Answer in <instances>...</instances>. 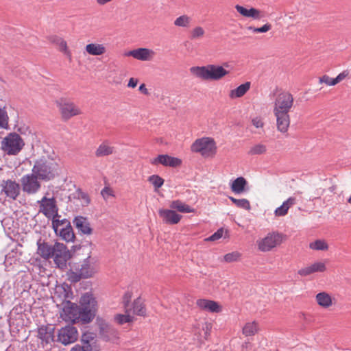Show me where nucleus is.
I'll return each instance as SVG.
<instances>
[{"label":"nucleus","mask_w":351,"mask_h":351,"mask_svg":"<svg viewBox=\"0 0 351 351\" xmlns=\"http://www.w3.org/2000/svg\"><path fill=\"white\" fill-rule=\"evenodd\" d=\"M294 101L293 95L289 91H282L275 97L272 112L276 118L277 130L282 134L289 128V112L294 106Z\"/></svg>","instance_id":"obj_1"},{"label":"nucleus","mask_w":351,"mask_h":351,"mask_svg":"<svg viewBox=\"0 0 351 351\" xmlns=\"http://www.w3.org/2000/svg\"><path fill=\"white\" fill-rule=\"evenodd\" d=\"M37 254L46 260L53 258L57 267L62 269L66 267V262L71 258L67 247L59 242H56L53 245L46 242H38Z\"/></svg>","instance_id":"obj_2"},{"label":"nucleus","mask_w":351,"mask_h":351,"mask_svg":"<svg viewBox=\"0 0 351 351\" xmlns=\"http://www.w3.org/2000/svg\"><path fill=\"white\" fill-rule=\"evenodd\" d=\"M228 64L223 66L207 64L206 66H195L189 69L191 74L202 81H219L229 74L226 69Z\"/></svg>","instance_id":"obj_3"},{"label":"nucleus","mask_w":351,"mask_h":351,"mask_svg":"<svg viewBox=\"0 0 351 351\" xmlns=\"http://www.w3.org/2000/svg\"><path fill=\"white\" fill-rule=\"evenodd\" d=\"M58 164L50 158H42L36 161L32 171L40 180L49 181L58 174Z\"/></svg>","instance_id":"obj_4"},{"label":"nucleus","mask_w":351,"mask_h":351,"mask_svg":"<svg viewBox=\"0 0 351 351\" xmlns=\"http://www.w3.org/2000/svg\"><path fill=\"white\" fill-rule=\"evenodd\" d=\"M191 150L193 153L199 154L203 158H213L217 152V146L214 138L202 137L192 143Z\"/></svg>","instance_id":"obj_5"},{"label":"nucleus","mask_w":351,"mask_h":351,"mask_svg":"<svg viewBox=\"0 0 351 351\" xmlns=\"http://www.w3.org/2000/svg\"><path fill=\"white\" fill-rule=\"evenodd\" d=\"M99 269L97 261L95 258L88 256L80 265L77 272H71L69 278L75 282L79 281L81 278H92L99 271Z\"/></svg>","instance_id":"obj_6"},{"label":"nucleus","mask_w":351,"mask_h":351,"mask_svg":"<svg viewBox=\"0 0 351 351\" xmlns=\"http://www.w3.org/2000/svg\"><path fill=\"white\" fill-rule=\"evenodd\" d=\"M286 240V236L279 232L273 231L256 241L258 250L262 252H268L279 247Z\"/></svg>","instance_id":"obj_7"},{"label":"nucleus","mask_w":351,"mask_h":351,"mask_svg":"<svg viewBox=\"0 0 351 351\" xmlns=\"http://www.w3.org/2000/svg\"><path fill=\"white\" fill-rule=\"evenodd\" d=\"M25 143L21 136L16 133H9L1 142V149L8 155H16L23 148Z\"/></svg>","instance_id":"obj_8"},{"label":"nucleus","mask_w":351,"mask_h":351,"mask_svg":"<svg viewBox=\"0 0 351 351\" xmlns=\"http://www.w3.org/2000/svg\"><path fill=\"white\" fill-rule=\"evenodd\" d=\"M56 105L58 108L61 118L64 121L82 114L81 108L77 105L66 98L58 99L56 101Z\"/></svg>","instance_id":"obj_9"},{"label":"nucleus","mask_w":351,"mask_h":351,"mask_svg":"<svg viewBox=\"0 0 351 351\" xmlns=\"http://www.w3.org/2000/svg\"><path fill=\"white\" fill-rule=\"evenodd\" d=\"M80 308L82 312L83 322H90L94 317L97 310V302L90 293H84L80 300Z\"/></svg>","instance_id":"obj_10"},{"label":"nucleus","mask_w":351,"mask_h":351,"mask_svg":"<svg viewBox=\"0 0 351 351\" xmlns=\"http://www.w3.org/2000/svg\"><path fill=\"white\" fill-rule=\"evenodd\" d=\"M49 193H46L40 200L37 201V204L39 206L38 212L47 218L51 219L58 217V207L56 198L53 196L49 197Z\"/></svg>","instance_id":"obj_11"},{"label":"nucleus","mask_w":351,"mask_h":351,"mask_svg":"<svg viewBox=\"0 0 351 351\" xmlns=\"http://www.w3.org/2000/svg\"><path fill=\"white\" fill-rule=\"evenodd\" d=\"M260 330V325L257 321L253 320L246 322L243 326V335L247 339L243 341V350L245 349L246 351L254 350V337L258 334Z\"/></svg>","instance_id":"obj_12"},{"label":"nucleus","mask_w":351,"mask_h":351,"mask_svg":"<svg viewBox=\"0 0 351 351\" xmlns=\"http://www.w3.org/2000/svg\"><path fill=\"white\" fill-rule=\"evenodd\" d=\"M21 185L12 179L2 180L0 182V195L11 200H16L21 194Z\"/></svg>","instance_id":"obj_13"},{"label":"nucleus","mask_w":351,"mask_h":351,"mask_svg":"<svg viewBox=\"0 0 351 351\" xmlns=\"http://www.w3.org/2000/svg\"><path fill=\"white\" fill-rule=\"evenodd\" d=\"M40 179L32 171L21 178V187L28 195L36 194L41 189Z\"/></svg>","instance_id":"obj_14"},{"label":"nucleus","mask_w":351,"mask_h":351,"mask_svg":"<svg viewBox=\"0 0 351 351\" xmlns=\"http://www.w3.org/2000/svg\"><path fill=\"white\" fill-rule=\"evenodd\" d=\"M81 308L77 304L66 301L60 313V317L65 322H76L78 320L83 322V315Z\"/></svg>","instance_id":"obj_15"},{"label":"nucleus","mask_w":351,"mask_h":351,"mask_svg":"<svg viewBox=\"0 0 351 351\" xmlns=\"http://www.w3.org/2000/svg\"><path fill=\"white\" fill-rule=\"evenodd\" d=\"M78 338V332L76 328L67 326L61 328L58 332V341L64 345L74 343Z\"/></svg>","instance_id":"obj_16"},{"label":"nucleus","mask_w":351,"mask_h":351,"mask_svg":"<svg viewBox=\"0 0 351 351\" xmlns=\"http://www.w3.org/2000/svg\"><path fill=\"white\" fill-rule=\"evenodd\" d=\"M155 56V51L149 48H138L125 53V56H132L136 60L143 62L152 61Z\"/></svg>","instance_id":"obj_17"},{"label":"nucleus","mask_w":351,"mask_h":351,"mask_svg":"<svg viewBox=\"0 0 351 351\" xmlns=\"http://www.w3.org/2000/svg\"><path fill=\"white\" fill-rule=\"evenodd\" d=\"M326 269V261H315L300 269L298 271V274L305 277L315 273H324Z\"/></svg>","instance_id":"obj_18"},{"label":"nucleus","mask_w":351,"mask_h":351,"mask_svg":"<svg viewBox=\"0 0 351 351\" xmlns=\"http://www.w3.org/2000/svg\"><path fill=\"white\" fill-rule=\"evenodd\" d=\"M150 162L153 165L161 164L165 167H177L181 165L182 160L178 158L173 157L167 154H161L153 158Z\"/></svg>","instance_id":"obj_19"},{"label":"nucleus","mask_w":351,"mask_h":351,"mask_svg":"<svg viewBox=\"0 0 351 351\" xmlns=\"http://www.w3.org/2000/svg\"><path fill=\"white\" fill-rule=\"evenodd\" d=\"M158 215L165 223L170 225L178 224L182 217L181 215L171 208H160L158 210Z\"/></svg>","instance_id":"obj_20"},{"label":"nucleus","mask_w":351,"mask_h":351,"mask_svg":"<svg viewBox=\"0 0 351 351\" xmlns=\"http://www.w3.org/2000/svg\"><path fill=\"white\" fill-rule=\"evenodd\" d=\"M54 332L55 328L52 325L41 326L38 328L37 337L41 340L43 344H49L54 341Z\"/></svg>","instance_id":"obj_21"},{"label":"nucleus","mask_w":351,"mask_h":351,"mask_svg":"<svg viewBox=\"0 0 351 351\" xmlns=\"http://www.w3.org/2000/svg\"><path fill=\"white\" fill-rule=\"evenodd\" d=\"M49 43L55 45L58 49L69 58L71 57V51L69 49L66 41L58 35H49L47 37Z\"/></svg>","instance_id":"obj_22"},{"label":"nucleus","mask_w":351,"mask_h":351,"mask_svg":"<svg viewBox=\"0 0 351 351\" xmlns=\"http://www.w3.org/2000/svg\"><path fill=\"white\" fill-rule=\"evenodd\" d=\"M195 304L202 311L210 313H220L222 311L221 305L213 300L201 298L198 299Z\"/></svg>","instance_id":"obj_23"},{"label":"nucleus","mask_w":351,"mask_h":351,"mask_svg":"<svg viewBox=\"0 0 351 351\" xmlns=\"http://www.w3.org/2000/svg\"><path fill=\"white\" fill-rule=\"evenodd\" d=\"M130 298V295L128 296L127 301H124V308H125V314H117L114 317V321L122 325L125 323H130L134 321V317L131 315V308L129 304V299Z\"/></svg>","instance_id":"obj_24"},{"label":"nucleus","mask_w":351,"mask_h":351,"mask_svg":"<svg viewBox=\"0 0 351 351\" xmlns=\"http://www.w3.org/2000/svg\"><path fill=\"white\" fill-rule=\"evenodd\" d=\"M315 301L318 306L323 308H329L335 303V298L331 294L322 291L315 295Z\"/></svg>","instance_id":"obj_25"},{"label":"nucleus","mask_w":351,"mask_h":351,"mask_svg":"<svg viewBox=\"0 0 351 351\" xmlns=\"http://www.w3.org/2000/svg\"><path fill=\"white\" fill-rule=\"evenodd\" d=\"M85 51L89 56H100L106 53L107 48L103 43H90L85 46Z\"/></svg>","instance_id":"obj_26"},{"label":"nucleus","mask_w":351,"mask_h":351,"mask_svg":"<svg viewBox=\"0 0 351 351\" xmlns=\"http://www.w3.org/2000/svg\"><path fill=\"white\" fill-rule=\"evenodd\" d=\"M73 223L78 231L82 234H90L92 233L90 223L86 217L82 216L76 217L73 220Z\"/></svg>","instance_id":"obj_27"},{"label":"nucleus","mask_w":351,"mask_h":351,"mask_svg":"<svg viewBox=\"0 0 351 351\" xmlns=\"http://www.w3.org/2000/svg\"><path fill=\"white\" fill-rule=\"evenodd\" d=\"M114 151V147L108 141H104L98 146L95 154L98 158L104 157L113 154Z\"/></svg>","instance_id":"obj_28"},{"label":"nucleus","mask_w":351,"mask_h":351,"mask_svg":"<svg viewBox=\"0 0 351 351\" xmlns=\"http://www.w3.org/2000/svg\"><path fill=\"white\" fill-rule=\"evenodd\" d=\"M296 199L295 197H290L282 204L278 207L275 211V215L276 217H282L287 214L289 209L295 204Z\"/></svg>","instance_id":"obj_29"},{"label":"nucleus","mask_w":351,"mask_h":351,"mask_svg":"<svg viewBox=\"0 0 351 351\" xmlns=\"http://www.w3.org/2000/svg\"><path fill=\"white\" fill-rule=\"evenodd\" d=\"M130 307L132 309L131 313L133 314L143 317L146 315L145 305L140 298L136 299L132 305H130Z\"/></svg>","instance_id":"obj_30"},{"label":"nucleus","mask_w":351,"mask_h":351,"mask_svg":"<svg viewBox=\"0 0 351 351\" xmlns=\"http://www.w3.org/2000/svg\"><path fill=\"white\" fill-rule=\"evenodd\" d=\"M57 235L60 237L66 242L74 241L75 237L70 223H67L66 226L62 227V228L58 231V234Z\"/></svg>","instance_id":"obj_31"},{"label":"nucleus","mask_w":351,"mask_h":351,"mask_svg":"<svg viewBox=\"0 0 351 351\" xmlns=\"http://www.w3.org/2000/svg\"><path fill=\"white\" fill-rule=\"evenodd\" d=\"M169 206L172 210H176L182 213H190L195 212L194 208H191L190 206L180 200H174L171 202Z\"/></svg>","instance_id":"obj_32"},{"label":"nucleus","mask_w":351,"mask_h":351,"mask_svg":"<svg viewBox=\"0 0 351 351\" xmlns=\"http://www.w3.org/2000/svg\"><path fill=\"white\" fill-rule=\"evenodd\" d=\"M243 16L250 18L253 20H259L263 15V12L254 8H243Z\"/></svg>","instance_id":"obj_33"},{"label":"nucleus","mask_w":351,"mask_h":351,"mask_svg":"<svg viewBox=\"0 0 351 351\" xmlns=\"http://www.w3.org/2000/svg\"><path fill=\"white\" fill-rule=\"evenodd\" d=\"M191 23H192L191 17L186 14H183V15H181V16L177 17L175 19V21L173 22V25L178 27H182V28L188 29L191 27Z\"/></svg>","instance_id":"obj_34"},{"label":"nucleus","mask_w":351,"mask_h":351,"mask_svg":"<svg viewBox=\"0 0 351 351\" xmlns=\"http://www.w3.org/2000/svg\"><path fill=\"white\" fill-rule=\"evenodd\" d=\"M222 237L225 239L228 238L229 235L228 231L227 230L221 228L218 229L217 231L213 234L211 236L205 239V241H216Z\"/></svg>","instance_id":"obj_35"},{"label":"nucleus","mask_w":351,"mask_h":351,"mask_svg":"<svg viewBox=\"0 0 351 351\" xmlns=\"http://www.w3.org/2000/svg\"><path fill=\"white\" fill-rule=\"evenodd\" d=\"M309 247L313 250L326 251L328 249V245L326 241L317 239L310 243Z\"/></svg>","instance_id":"obj_36"},{"label":"nucleus","mask_w":351,"mask_h":351,"mask_svg":"<svg viewBox=\"0 0 351 351\" xmlns=\"http://www.w3.org/2000/svg\"><path fill=\"white\" fill-rule=\"evenodd\" d=\"M9 128V116L6 108H0V129Z\"/></svg>","instance_id":"obj_37"},{"label":"nucleus","mask_w":351,"mask_h":351,"mask_svg":"<svg viewBox=\"0 0 351 351\" xmlns=\"http://www.w3.org/2000/svg\"><path fill=\"white\" fill-rule=\"evenodd\" d=\"M60 216L58 217H54L53 218H51L50 219H52V228L54 230L56 234H58V231L61 229L60 228V226L64 227L67 225V223H69L70 222L64 219H59Z\"/></svg>","instance_id":"obj_38"},{"label":"nucleus","mask_w":351,"mask_h":351,"mask_svg":"<svg viewBox=\"0 0 351 351\" xmlns=\"http://www.w3.org/2000/svg\"><path fill=\"white\" fill-rule=\"evenodd\" d=\"M251 123L252 125L254 126L257 130V131H256L255 133L262 134L264 132L265 123L262 117H253L251 120Z\"/></svg>","instance_id":"obj_39"},{"label":"nucleus","mask_w":351,"mask_h":351,"mask_svg":"<svg viewBox=\"0 0 351 351\" xmlns=\"http://www.w3.org/2000/svg\"><path fill=\"white\" fill-rule=\"evenodd\" d=\"M205 35V30L202 27L196 26L190 32V37L192 40L202 38Z\"/></svg>","instance_id":"obj_40"},{"label":"nucleus","mask_w":351,"mask_h":351,"mask_svg":"<svg viewBox=\"0 0 351 351\" xmlns=\"http://www.w3.org/2000/svg\"><path fill=\"white\" fill-rule=\"evenodd\" d=\"M76 197L79 200H80L81 204L83 206H88L90 202V199L88 195L80 189L76 191Z\"/></svg>","instance_id":"obj_41"},{"label":"nucleus","mask_w":351,"mask_h":351,"mask_svg":"<svg viewBox=\"0 0 351 351\" xmlns=\"http://www.w3.org/2000/svg\"><path fill=\"white\" fill-rule=\"evenodd\" d=\"M148 181L153 184L156 189L161 187L164 183V180L157 175H152L149 177Z\"/></svg>","instance_id":"obj_42"},{"label":"nucleus","mask_w":351,"mask_h":351,"mask_svg":"<svg viewBox=\"0 0 351 351\" xmlns=\"http://www.w3.org/2000/svg\"><path fill=\"white\" fill-rule=\"evenodd\" d=\"M266 152V146L263 144H257L252 146L250 150L249 154L251 155L261 154Z\"/></svg>","instance_id":"obj_43"},{"label":"nucleus","mask_w":351,"mask_h":351,"mask_svg":"<svg viewBox=\"0 0 351 351\" xmlns=\"http://www.w3.org/2000/svg\"><path fill=\"white\" fill-rule=\"evenodd\" d=\"M247 29L251 30L254 33H265L271 29V25L267 23L261 27H254L249 26L247 27Z\"/></svg>","instance_id":"obj_44"},{"label":"nucleus","mask_w":351,"mask_h":351,"mask_svg":"<svg viewBox=\"0 0 351 351\" xmlns=\"http://www.w3.org/2000/svg\"><path fill=\"white\" fill-rule=\"evenodd\" d=\"M240 258V254L238 252H233L228 253L223 256V259L227 263H232L237 261Z\"/></svg>","instance_id":"obj_45"},{"label":"nucleus","mask_w":351,"mask_h":351,"mask_svg":"<svg viewBox=\"0 0 351 351\" xmlns=\"http://www.w3.org/2000/svg\"><path fill=\"white\" fill-rule=\"evenodd\" d=\"M231 189L233 192L239 193L241 192V177L237 178L232 184Z\"/></svg>","instance_id":"obj_46"},{"label":"nucleus","mask_w":351,"mask_h":351,"mask_svg":"<svg viewBox=\"0 0 351 351\" xmlns=\"http://www.w3.org/2000/svg\"><path fill=\"white\" fill-rule=\"evenodd\" d=\"M320 83H324L328 86H335L336 85L335 78L332 79L328 75H324L322 77L319 78Z\"/></svg>","instance_id":"obj_47"},{"label":"nucleus","mask_w":351,"mask_h":351,"mask_svg":"<svg viewBox=\"0 0 351 351\" xmlns=\"http://www.w3.org/2000/svg\"><path fill=\"white\" fill-rule=\"evenodd\" d=\"M231 99L241 97V85L239 86L236 89L232 90L229 95Z\"/></svg>","instance_id":"obj_48"},{"label":"nucleus","mask_w":351,"mask_h":351,"mask_svg":"<svg viewBox=\"0 0 351 351\" xmlns=\"http://www.w3.org/2000/svg\"><path fill=\"white\" fill-rule=\"evenodd\" d=\"M101 194L104 199H107L108 197L114 195L113 191L108 186L104 187L101 190Z\"/></svg>","instance_id":"obj_49"},{"label":"nucleus","mask_w":351,"mask_h":351,"mask_svg":"<svg viewBox=\"0 0 351 351\" xmlns=\"http://www.w3.org/2000/svg\"><path fill=\"white\" fill-rule=\"evenodd\" d=\"M86 351H100L99 347L94 343V344H88L86 346H84Z\"/></svg>","instance_id":"obj_50"},{"label":"nucleus","mask_w":351,"mask_h":351,"mask_svg":"<svg viewBox=\"0 0 351 351\" xmlns=\"http://www.w3.org/2000/svg\"><path fill=\"white\" fill-rule=\"evenodd\" d=\"M138 83V80L134 77L130 78L128 83V87L134 88L136 87L137 84Z\"/></svg>","instance_id":"obj_51"},{"label":"nucleus","mask_w":351,"mask_h":351,"mask_svg":"<svg viewBox=\"0 0 351 351\" xmlns=\"http://www.w3.org/2000/svg\"><path fill=\"white\" fill-rule=\"evenodd\" d=\"M348 75V73L346 72H342L339 73L337 77L335 78V81L336 84L341 82Z\"/></svg>","instance_id":"obj_52"},{"label":"nucleus","mask_w":351,"mask_h":351,"mask_svg":"<svg viewBox=\"0 0 351 351\" xmlns=\"http://www.w3.org/2000/svg\"><path fill=\"white\" fill-rule=\"evenodd\" d=\"M113 0H95L97 5L99 6H104L110 3H111Z\"/></svg>","instance_id":"obj_53"},{"label":"nucleus","mask_w":351,"mask_h":351,"mask_svg":"<svg viewBox=\"0 0 351 351\" xmlns=\"http://www.w3.org/2000/svg\"><path fill=\"white\" fill-rule=\"evenodd\" d=\"M138 90L140 92H141L142 93H143L144 95H149V92H148V90L147 88H146V86L145 84H142L139 88H138Z\"/></svg>","instance_id":"obj_54"},{"label":"nucleus","mask_w":351,"mask_h":351,"mask_svg":"<svg viewBox=\"0 0 351 351\" xmlns=\"http://www.w3.org/2000/svg\"><path fill=\"white\" fill-rule=\"evenodd\" d=\"M243 208L250 210L251 208L250 203L247 199H243Z\"/></svg>","instance_id":"obj_55"},{"label":"nucleus","mask_w":351,"mask_h":351,"mask_svg":"<svg viewBox=\"0 0 351 351\" xmlns=\"http://www.w3.org/2000/svg\"><path fill=\"white\" fill-rule=\"evenodd\" d=\"M251 83L250 82H247L243 84V95L250 88Z\"/></svg>","instance_id":"obj_56"},{"label":"nucleus","mask_w":351,"mask_h":351,"mask_svg":"<svg viewBox=\"0 0 351 351\" xmlns=\"http://www.w3.org/2000/svg\"><path fill=\"white\" fill-rule=\"evenodd\" d=\"M231 201L234 203L238 207H241V199H235L234 197H230Z\"/></svg>","instance_id":"obj_57"},{"label":"nucleus","mask_w":351,"mask_h":351,"mask_svg":"<svg viewBox=\"0 0 351 351\" xmlns=\"http://www.w3.org/2000/svg\"><path fill=\"white\" fill-rule=\"evenodd\" d=\"M70 351H86V350L84 349V346L82 347L79 345H76L72 348Z\"/></svg>","instance_id":"obj_58"},{"label":"nucleus","mask_w":351,"mask_h":351,"mask_svg":"<svg viewBox=\"0 0 351 351\" xmlns=\"http://www.w3.org/2000/svg\"><path fill=\"white\" fill-rule=\"evenodd\" d=\"M108 330L114 337L118 338V332L115 329H114L112 328H108Z\"/></svg>","instance_id":"obj_59"},{"label":"nucleus","mask_w":351,"mask_h":351,"mask_svg":"<svg viewBox=\"0 0 351 351\" xmlns=\"http://www.w3.org/2000/svg\"><path fill=\"white\" fill-rule=\"evenodd\" d=\"M248 190L249 187L247 185V181L243 178V192Z\"/></svg>","instance_id":"obj_60"},{"label":"nucleus","mask_w":351,"mask_h":351,"mask_svg":"<svg viewBox=\"0 0 351 351\" xmlns=\"http://www.w3.org/2000/svg\"><path fill=\"white\" fill-rule=\"evenodd\" d=\"M236 9H237V10L240 14H241V5H236Z\"/></svg>","instance_id":"obj_61"},{"label":"nucleus","mask_w":351,"mask_h":351,"mask_svg":"<svg viewBox=\"0 0 351 351\" xmlns=\"http://www.w3.org/2000/svg\"><path fill=\"white\" fill-rule=\"evenodd\" d=\"M348 202L350 204H351V196L349 197V199H348Z\"/></svg>","instance_id":"obj_62"}]
</instances>
